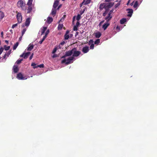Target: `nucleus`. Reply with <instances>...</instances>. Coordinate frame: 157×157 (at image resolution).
Instances as JSON below:
<instances>
[{
	"mask_svg": "<svg viewBox=\"0 0 157 157\" xmlns=\"http://www.w3.org/2000/svg\"><path fill=\"white\" fill-rule=\"evenodd\" d=\"M72 56L66 59H64L61 61L62 63H65L66 65H68L73 62L72 61L74 59V57L78 56L81 53L80 51H77V48H74L72 49Z\"/></svg>",
	"mask_w": 157,
	"mask_h": 157,
	"instance_id": "obj_1",
	"label": "nucleus"
},
{
	"mask_svg": "<svg viewBox=\"0 0 157 157\" xmlns=\"http://www.w3.org/2000/svg\"><path fill=\"white\" fill-rule=\"evenodd\" d=\"M114 3L111 2L109 3H105V10L103 14V16L104 17L106 16V14H107L109 9L111 8L113 5Z\"/></svg>",
	"mask_w": 157,
	"mask_h": 157,
	"instance_id": "obj_2",
	"label": "nucleus"
},
{
	"mask_svg": "<svg viewBox=\"0 0 157 157\" xmlns=\"http://www.w3.org/2000/svg\"><path fill=\"white\" fill-rule=\"evenodd\" d=\"M25 3H24L23 1L22 0H20L18 1L17 3V6L19 8H21L23 10L26 11V7L25 6Z\"/></svg>",
	"mask_w": 157,
	"mask_h": 157,
	"instance_id": "obj_3",
	"label": "nucleus"
},
{
	"mask_svg": "<svg viewBox=\"0 0 157 157\" xmlns=\"http://www.w3.org/2000/svg\"><path fill=\"white\" fill-rule=\"evenodd\" d=\"M16 13H17L16 17L17 19L18 23H20L22 21V16L21 14V13H19L17 11H16Z\"/></svg>",
	"mask_w": 157,
	"mask_h": 157,
	"instance_id": "obj_4",
	"label": "nucleus"
},
{
	"mask_svg": "<svg viewBox=\"0 0 157 157\" xmlns=\"http://www.w3.org/2000/svg\"><path fill=\"white\" fill-rule=\"evenodd\" d=\"M72 54V50L68 51L66 52L65 54L63 56H62L61 57L62 58H65L67 56H71Z\"/></svg>",
	"mask_w": 157,
	"mask_h": 157,
	"instance_id": "obj_5",
	"label": "nucleus"
},
{
	"mask_svg": "<svg viewBox=\"0 0 157 157\" xmlns=\"http://www.w3.org/2000/svg\"><path fill=\"white\" fill-rule=\"evenodd\" d=\"M30 54V52H28L26 53H24L20 56V57H23L24 59H26L28 57Z\"/></svg>",
	"mask_w": 157,
	"mask_h": 157,
	"instance_id": "obj_6",
	"label": "nucleus"
},
{
	"mask_svg": "<svg viewBox=\"0 0 157 157\" xmlns=\"http://www.w3.org/2000/svg\"><path fill=\"white\" fill-rule=\"evenodd\" d=\"M89 47L86 46L83 47L82 49V51L84 53H87L89 52Z\"/></svg>",
	"mask_w": 157,
	"mask_h": 157,
	"instance_id": "obj_7",
	"label": "nucleus"
},
{
	"mask_svg": "<svg viewBox=\"0 0 157 157\" xmlns=\"http://www.w3.org/2000/svg\"><path fill=\"white\" fill-rule=\"evenodd\" d=\"M112 16L111 15L110 13H108V16L106 17L105 19L106 20V22H108L112 18Z\"/></svg>",
	"mask_w": 157,
	"mask_h": 157,
	"instance_id": "obj_8",
	"label": "nucleus"
},
{
	"mask_svg": "<svg viewBox=\"0 0 157 157\" xmlns=\"http://www.w3.org/2000/svg\"><path fill=\"white\" fill-rule=\"evenodd\" d=\"M28 6V9H27V13H30L33 10L34 6Z\"/></svg>",
	"mask_w": 157,
	"mask_h": 157,
	"instance_id": "obj_9",
	"label": "nucleus"
},
{
	"mask_svg": "<svg viewBox=\"0 0 157 157\" xmlns=\"http://www.w3.org/2000/svg\"><path fill=\"white\" fill-rule=\"evenodd\" d=\"M30 20L31 19L29 17L26 19L25 23V26L28 27L31 21Z\"/></svg>",
	"mask_w": 157,
	"mask_h": 157,
	"instance_id": "obj_10",
	"label": "nucleus"
},
{
	"mask_svg": "<svg viewBox=\"0 0 157 157\" xmlns=\"http://www.w3.org/2000/svg\"><path fill=\"white\" fill-rule=\"evenodd\" d=\"M17 78L20 80H23L24 79L22 74L21 73H19L17 75Z\"/></svg>",
	"mask_w": 157,
	"mask_h": 157,
	"instance_id": "obj_11",
	"label": "nucleus"
},
{
	"mask_svg": "<svg viewBox=\"0 0 157 157\" xmlns=\"http://www.w3.org/2000/svg\"><path fill=\"white\" fill-rule=\"evenodd\" d=\"M34 48V45L33 44H30L27 48V50L28 51H31Z\"/></svg>",
	"mask_w": 157,
	"mask_h": 157,
	"instance_id": "obj_12",
	"label": "nucleus"
},
{
	"mask_svg": "<svg viewBox=\"0 0 157 157\" xmlns=\"http://www.w3.org/2000/svg\"><path fill=\"white\" fill-rule=\"evenodd\" d=\"M59 2L58 0H56L54 2L53 6V7L54 9H56L57 7L59 4Z\"/></svg>",
	"mask_w": 157,
	"mask_h": 157,
	"instance_id": "obj_13",
	"label": "nucleus"
},
{
	"mask_svg": "<svg viewBox=\"0 0 157 157\" xmlns=\"http://www.w3.org/2000/svg\"><path fill=\"white\" fill-rule=\"evenodd\" d=\"M109 25V23L108 22H106V23L104 24L103 25L102 28L104 29V30H105Z\"/></svg>",
	"mask_w": 157,
	"mask_h": 157,
	"instance_id": "obj_14",
	"label": "nucleus"
},
{
	"mask_svg": "<svg viewBox=\"0 0 157 157\" xmlns=\"http://www.w3.org/2000/svg\"><path fill=\"white\" fill-rule=\"evenodd\" d=\"M70 31L69 30H67L66 31V33L64 35V39L65 40H67L69 38V35L68 34Z\"/></svg>",
	"mask_w": 157,
	"mask_h": 157,
	"instance_id": "obj_15",
	"label": "nucleus"
},
{
	"mask_svg": "<svg viewBox=\"0 0 157 157\" xmlns=\"http://www.w3.org/2000/svg\"><path fill=\"white\" fill-rule=\"evenodd\" d=\"M13 72L15 73H17L18 72L19 69L18 68V66L16 65H14L13 67Z\"/></svg>",
	"mask_w": 157,
	"mask_h": 157,
	"instance_id": "obj_16",
	"label": "nucleus"
},
{
	"mask_svg": "<svg viewBox=\"0 0 157 157\" xmlns=\"http://www.w3.org/2000/svg\"><path fill=\"white\" fill-rule=\"evenodd\" d=\"M53 18L51 17H48L47 18V22L49 24H50L52 23L53 21Z\"/></svg>",
	"mask_w": 157,
	"mask_h": 157,
	"instance_id": "obj_17",
	"label": "nucleus"
},
{
	"mask_svg": "<svg viewBox=\"0 0 157 157\" xmlns=\"http://www.w3.org/2000/svg\"><path fill=\"white\" fill-rule=\"evenodd\" d=\"M99 8L100 10H102L103 9H105V3L101 4Z\"/></svg>",
	"mask_w": 157,
	"mask_h": 157,
	"instance_id": "obj_18",
	"label": "nucleus"
},
{
	"mask_svg": "<svg viewBox=\"0 0 157 157\" xmlns=\"http://www.w3.org/2000/svg\"><path fill=\"white\" fill-rule=\"evenodd\" d=\"M127 10L128 11V13L130 14H128V17H131L132 16V13H133V10L132 9H127Z\"/></svg>",
	"mask_w": 157,
	"mask_h": 157,
	"instance_id": "obj_19",
	"label": "nucleus"
},
{
	"mask_svg": "<svg viewBox=\"0 0 157 157\" xmlns=\"http://www.w3.org/2000/svg\"><path fill=\"white\" fill-rule=\"evenodd\" d=\"M33 0H28L27 3V6H34L32 4Z\"/></svg>",
	"mask_w": 157,
	"mask_h": 157,
	"instance_id": "obj_20",
	"label": "nucleus"
},
{
	"mask_svg": "<svg viewBox=\"0 0 157 157\" xmlns=\"http://www.w3.org/2000/svg\"><path fill=\"white\" fill-rule=\"evenodd\" d=\"M55 9H52V12L51 14L53 15V17H54L56 13V10Z\"/></svg>",
	"mask_w": 157,
	"mask_h": 157,
	"instance_id": "obj_21",
	"label": "nucleus"
},
{
	"mask_svg": "<svg viewBox=\"0 0 157 157\" xmlns=\"http://www.w3.org/2000/svg\"><path fill=\"white\" fill-rule=\"evenodd\" d=\"M126 21V18H122L120 21V23L121 24H124Z\"/></svg>",
	"mask_w": 157,
	"mask_h": 157,
	"instance_id": "obj_22",
	"label": "nucleus"
},
{
	"mask_svg": "<svg viewBox=\"0 0 157 157\" xmlns=\"http://www.w3.org/2000/svg\"><path fill=\"white\" fill-rule=\"evenodd\" d=\"M101 34L100 32H98L95 33V36L96 38H99L101 36Z\"/></svg>",
	"mask_w": 157,
	"mask_h": 157,
	"instance_id": "obj_23",
	"label": "nucleus"
},
{
	"mask_svg": "<svg viewBox=\"0 0 157 157\" xmlns=\"http://www.w3.org/2000/svg\"><path fill=\"white\" fill-rule=\"evenodd\" d=\"M44 67V64H41L40 65H38L36 67H33V68H34V69H35L38 67H39L40 68H43Z\"/></svg>",
	"mask_w": 157,
	"mask_h": 157,
	"instance_id": "obj_24",
	"label": "nucleus"
},
{
	"mask_svg": "<svg viewBox=\"0 0 157 157\" xmlns=\"http://www.w3.org/2000/svg\"><path fill=\"white\" fill-rule=\"evenodd\" d=\"M47 28L46 27H43L42 29L41 30V35L44 34L45 31L46 30Z\"/></svg>",
	"mask_w": 157,
	"mask_h": 157,
	"instance_id": "obj_25",
	"label": "nucleus"
},
{
	"mask_svg": "<svg viewBox=\"0 0 157 157\" xmlns=\"http://www.w3.org/2000/svg\"><path fill=\"white\" fill-rule=\"evenodd\" d=\"M23 60V59H18L16 63L17 64H19L21 63L22 61Z\"/></svg>",
	"mask_w": 157,
	"mask_h": 157,
	"instance_id": "obj_26",
	"label": "nucleus"
},
{
	"mask_svg": "<svg viewBox=\"0 0 157 157\" xmlns=\"http://www.w3.org/2000/svg\"><path fill=\"white\" fill-rule=\"evenodd\" d=\"M91 0H86L85 1V2L84 3H82V4L84 5H86L90 3V2Z\"/></svg>",
	"mask_w": 157,
	"mask_h": 157,
	"instance_id": "obj_27",
	"label": "nucleus"
},
{
	"mask_svg": "<svg viewBox=\"0 0 157 157\" xmlns=\"http://www.w3.org/2000/svg\"><path fill=\"white\" fill-rule=\"evenodd\" d=\"M0 17L1 19H2L4 17V13L1 11H0Z\"/></svg>",
	"mask_w": 157,
	"mask_h": 157,
	"instance_id": "obj_28",
	"label": "nucleus"
},
{
	"mask_svg": "<svg viewBox=\"0 0 157 157\" xmlns=\"http://www.w3.org/2000/svg\"><path fill=\"white\" fill-rule=\"evenodd\" d=\"M18 42H17L13 46V50H15L18 45Z\"/></svg>",
	"mask_w": 157,
	"mask_h": 157,
	"instance_id": "obj_29",
	"label": "nucleus"
},
{
	"mask_svg": "<svg viewBox=\"0 0 157 157\" xmlns=\"http://www.w3.org/2000/svg\"><path fill=\"white\" fill-rule=\"evenodd\" d=\"M81 15H80L79 14H78L76 17V19L77 21H79L81 18Z\"/></svg>",
	"mask_w": 157,
	"mask_h": 157,
	"instance_id": "obj_30",
	"label": "nucleus"
},
{
	"mask_svg": "<svg viewBox=\"0 0 157 157\" xmlns=\"http://www.w3.org/2000/svg\"><path fill=\"white\" fill-rule=\"evenodd\" d=\"M63 26V25L62 24H59L58 25V30H61L62 29V28Z\"/></svg>",
	"mask_w": 157,
	"mask_h": 157,
	"instance_id": "obj_31",
	"label": "nucleus"
},
{
	"mask_svg": "<svg viewBox=\"0 0 157 157\" xmlns=\"http://www.w3.org/2000/svg\"><path fill=\"white\" fill-rule=\"evenodd\" d=\"M46 38V36H44L43 37L42 40L39 42V43H40V44H41L42 43V42H43V41L45 40V38Z\"/></svg>",
	"mask_w": 157,
	"mask_h": 157,
	"instance_id": "obj_32",
	"label": "nucleus"
},
{
	"mask_svg": "<svg viewBox=\"0 0 157 157\" xmlns=\"http://www.w3.org/2000/svg\"><path fill=\"white\" fill-rule=\"evenodd\" d=\"M10 48V46H7L6 45H5L4 46V48L7 51Z\"/></svg>",
	"mask_w": 157,
	"mask_h": 157,
	"instance_id": "obj_33",
	"label": "nucleus"
},
{
	"mask_svg": "<svg viewBox=\"0 0 157 157\" xmlns=\"http://www.w3.org/2000/svg\"><path fill=\"white\" fill-rule=\"evenodd\" d=\"M26 29L25 28L23 29L22 31V33H21V35L22 36H23L24 33H25V32L26 31Z\"/></svg>",
	"mask_w": 157,
	"mask_h": 157,
	"instance_id": "obj_34",
	"label": "nucleus"
},
{
	"mask_svg": "<svg viewBox=\"0 0 157 157\" xmlns=\"http://www.w3.org/2000/svg\"><path fill=\"white\" fill-rule=\"evenodd\" d=\"M100 40L99 39H97L94 42L95 44H99L100 43Z\"/></svg>",
	"mask_w": 157,
	"mask_h": 157,
	"instance_id": "obj_35",
	"label": "nucleus"
},
{
	"mask_svg": "<svg viewBox=\"0 0 157 157\" xmlns=\"http://www.w3.org/2000/svg\"><path fill=\"white\" fill-rule=\"evenodd\" d=\"M138 6V2L137 1H136L135 3H134V5L133 7L134 8H136Z\"/></svg>",
	"mask_w": 157,
	"mask_h": 157,
	"instance_id": "obj_36",
	"label": "nucleus"
},
{
	"mask_svg": "<svg viewBox=\"0 0 157 157\" xmlns=\"http://www.w3.org/2000/svg\"><path fill=\"white\" fill-rule=\"evenodd\" d=\"M66 15H64L63 17H62L60 19V20H59V22L60 21H61L62 20H64V18L66 17Z\"/></svg>",
	"mask_w": 157,
	"mask_h": 157,
	"instance_id": "obj_37",
	"label": "nucleus"
},
{
	"mask_svg": "<svg viewBox=\"0 0 157 157\" xmlns=\"http://www.w3.org/2000/svg\"><path fill=\"white\" fill-rule=\"evenodd\" d=\"M78 27L75 25L73 28V30L74 31H77L78 30Z\"/></svg>",
	"mask_w": 157,
	"mask_h": 157,
	"instance_id": "obj_38",
	"label": "nucleus"
},
{
	"mask_svg": "<svg viewBox=\"0 0 157 157\" xmlns=\"http://www.w3.org/2000/svg\"><path fill=\"white\" fill-rule=\"evenodd\" d=\"M94 45L93 43L90 45V48L92 49H93L94 48Z\"/></svg>",
	"mask_w": 157,
	"mask_h": 157,
	"instance_id": "obj_39",
	"label": "nucleus"
},
{
	"mask_svg": "<svg viewBox=\"0 0 157 157\" xmlns=\"http://www.w3.org/2000/svg\"><path fill=\"white\" fill-rule=\"evenodd\" d=\"M11 53V50H10L7 53V54H6L7 56L8 57L9 56V55Z\"/></svg>",
	"mask_w": 157,
	"mask_h": 157,
	"instance_id": "obj_40",
	"label": "nucleus"
},
{
	"mask_svg": "<svg viewBox=\"0 0 157 157\" xmlns=\"http://www.w3.org/2000/svg\"><path fill=\"white\" fill-rule=\"evenodd\" d=\"M94 41L93 40H90L88 44L89 45H91V43L92 44L93 43Z\"/></svg>",
	"mask_w": 157,
	"mask_h": 157,
	"instance_id": "obj_41",
	"label": "nucleus"
},
{
	"mask_svg": "<svg viewBox=\"0 0 157 157\" xmlns=\"http://www.w3.org/2000/svg\"><path fill=\"white\" fill-rule=\"evenodd\" d=\"M56 50H57L56 48H54L52 52V53H53V54L55 53L56 52Z\"/></svg>",
	"mask_w": 157,
	"mask_h": 157,
	"instance_id": "obj_42",
	"label": "nucleus"
},
{
	"mask_svg": "<svg viewBox=\"0 0 157 157\" xmlns=\"http://www.w3.org/2000/svg\"><path fill=\"white\" fill-rule=\"evenodd\" d=\"M120 5V3H118L116 4L115 6V8H117Z\"/></svg>",
	"mask_w": 157,
	"mask_h": 157,
	"instance_id": "obj_43",
	"label": "nucleus"
},
{
	"mask_svg": "<svg viewBox=\"0 0 157 157\" xmlns=\"http://www.w3.org/2000/svg\"><path fill=\"white\" fill-rule=\"evenodd\" d=\"M84 11H85V10H81L80 11V14H80V15H82V14L84 13Z\"/></svg>",
	"mask_w": 157,
	"mask_h": 157,
	"instance_id": "obj_44",
	"label": "nucleus"
},
{
	"mask_svg": "<svg viewBox=\"0 0 157 157\" xmlns=\"http://www.w3.org/2000/svg\"><path fill=\"white\" fill-rule=\"evenodd\" d=\"M49 32V30H47L45 33V35L44 36H46V37H47V35L48 34Z\"/></svg>",
	"mask_w": 157,
	"mask_h": 157,
	"instance_id": "obj_45",
	"label": "nucleus"
},
{
	"mask_svg": "<svg viewBox=\"0 0 157 157\" xmlns=\"http://www.w3.org/2000/svg\"><path fill=\"white\" fill-rule=\"evenodd\" d=\"M4 49L2 48H0V55H1Z\"/></svg>",
	"mask_w": 157,
	"mask_h": 157,
	"instance_id": "obj_46",
	"label": "nucleus"
},
{
	"mask_svg": "<svg viewBox=\"0 0 157 157\" xmlns=\"http://www.w3.org/2000/svg\"><path fill=\"white\" fill-rule=\"evenodd\" d=\"M79 25H80V23H79V21H77V22H76V25H75V26L78 27Z\"/></svg>",
	"mask_w": 157,
	"mask_h": 157,
	"instance_id": "obj_47",
	"label": "nucleus"
},
{
	"mask_svg": "<svg viewBox=\"0 0 157 157\" xmlns=\"http://www.w3.org/2000/svg\"><path fill=\"white\" fill-rule=\"evenodd\" d=\"M17 24H14L12 25V29H13L14 28H15V27L17 26Z\"/></svg>",
	"mask_w": 157,
	"mask_h": 157,
	"instance_id": "obj_48",
	"label": "nucleus"
},
{
	"mask_svg": "<svg viewBox=\"0 0 157 157\" xmlns=\"http://www.w3.org/2000/svg\"><path fill=\"white\" fill-rule=\"evenodd\" d=\"M31 66H33V67H36L35 66L36 65V64L35 63H32L31 64Z\"/></svg>",
	"mask_w": 157,
	"mask_h": 157,
	"instance_id": "obj_49",
	"label": "nucleus"
},
{
	"mask_svg": "<svg viewBox=\"0 0 157 157\" xmlns=\"http://www.w3.org/2000/svg\"><path fill=\"white\" fill-rule=\"evenodd\" d=\"M33 53L32 55L30 56V57H29V59L30 60H31V59L33 57Z\"/></svg>",
	"mask_w": 157,
	"mask_h": 157,
	"instance_id": "obj_50",
	"label": "nucleus"
},
{
	"mask_svg": "<svg viewBox=\"0 0 157 157\" xmlns=\"http://www.w3.org/2000/svg\"><path fill=\"white\" fill-rule=\"evenodd\" d=\"M65 43V42L64 41H63L60 43V44H61L62 45H63Z\"/></svg>",
	"mask_w": 157,
	"mask_h": 157,
	"instance_id": "obj_51",
	"label": "nucleus"
},
{
	"mask_svg": "<svg viewBox=\"0 0 157 157\" xmlns=\"http://www.w3.org/2000/svg\"><path fill=\"white\" fill-rule=\"evenodd\" d=\"M6 56H6V54H5L4 56H3V59H5V58L6 57Z\"/></svg>",
	"mask_w": 157,
	"mask_h": 157,
	"instance_id": "obj_52",
	"label": "nucleus"
},
{
	"mask_svg": "<svg viewBox=\"0 0 157 157\" xmlns=\"http://www.w3.org/2000/svg\"><path fill=\"white\" fill-rule=\"evenodd\" d=\"M1 37H3V32H1Z\"/></svg>",
	"mask_w": 157,
	"mask_h": 157,
	"instance_id": "obj_53",
	"label": "nucleus"
},
{
	"mask_svg": "<svg viewBox=\"0 0 157 157\" xmlns=\"http://www.w3.org/2000/svg\"><path fill=\"white\" fill-rule=\"evenodd\" d=\"M75 16H74L73 17V22L75 20Z\"/></svg>",
	"mask_w": 157,
	"mask_h": 157,
	"instance_id": "obj_54",
	"label": "nucleus"
},
{
	"mask_svg": "<svg viewBox=\"0 0 157 157\" xmlns=\"http://www.w3.org/2000/svg\"><path fill=\"white\" fill-rule=\"evenodd\" d=\"M110 0H105V2H109Z\"/></svg>",
	"mask_w": 157,
	"mask_h": 157,
	"instance_id": "obj_55",
	"label": "nucleus"
},
{
	"mask_svg": "<svg viewBox=\"0 0 157 157\" xmlns=\"http://www.w3.org/2000/svg\"><path fill=\"white\" fill-rule=\"evenodd\" d=\"M56 56H57L55 54V55H54L52 56V57H53V58H55V57H56Z\"/></svg>",
	"mask_w": 157,
	"mask_h": 157,
	"instance_id": "obj_56",
	"label": "nucleus"
},
{
	"mask_svg": "<svg viewBox=\"0 0 157 157\" xmlns=\"http://www.w3.org/2000/svg\"><path fill=\"white\" fill-rule=\"evenodd\" d=\"M104 21H102L100 23V25L102 23L104 22Z\"/></svg>",
	"mask_w": 157,
	"mask_h": 157,
	"instance_id": "obj_57",
	"label": "nucleus"
},
{
	"mask_svg": "<svg viewBox=\"0 0 157 157\" xmlns=\"http://www.w3.org/2000/svg\"><path fill=\"white\" fill-rule=\"evenodd\" d=\"M117 29H118L119 30L120 29V27L117 26Z\"/></svg>",
	"mask_w": 157,
	"mask_h": 157,
	"instance_id": "obj_58",
	"label": "nucleus"
},
{
	"mask_svg": "<svg viewBox=\"0 0 157 157\" xmlns=\"http://www.w3.org/2000/svg\"><path fill=\"white\" fill-rule=\"evenodd\" d=\"M113 10H111V11H110L109 13H111V14L113 12Z\"/></svg>",
	"mask_w": 157,
	"mask_h": 157,
	"instance_id": "obj_59",
	"label": "nucleus"
},
{
	"mask_svg": "<svg viewBox=\"0 0 157 157\" xmlns=\"http://www.w3.org/2000/svg\"><path fill=\"white\" fill-rule=\"evenodd\" d=\"M22 36H21V37H20V38H19V40H21V39H22Z\"/></svg>",
	"mask_w": 157,
	"mask_h": 157,
	"instance_id": "obj_60",
	"label": "nucleus"
},
{
	"mask_svg": "<svg viewBox=\"0 0 157 157\" xmlns=\"http://www.w3.org/2000/svg\"><path fill=\"white\" fill-rule=\"evenodd\" d=\"M5 42H6V43H7V44H8V42H9L7 40H5Z\"/></svg>",
	"mask_w": 157,
	"mask_h": 157,
	"instance_id": "obj_61",
	"label": "nucleus"
},
{
	"mask_svg": "<svg viewBox=\"0 0 157 157\" xmlns=\"http://www.w3.org/2000/svg\"><path fill=\"white\" fill-rule=\"evenodd\" d=\"M10 31L11 33L12 34L13 33V30L12 29H11L10 30Z\"/></svg>",
	"mask_w": 157,
	"mask_h": 157,
	"instance_id": "obj_62",
	"label": "nucleus"
},
{
	"mask_svg": "<svg viewBox=\"0 0 157 157\" xmlns=\"http://www.w3.org/2000/svg\"><path fill=\"white\" fill-rule=\"evenodd\" d=\"M78 32H76V36L77 35H78Z\"/></svg>",
	"mask_w": 157,
	"mask_h": 157,
	"instance_id": "obj_63",
	"label": "nucleus"
},
{
	"mask_svg": "<svg viewBox=\"0 0 157 157\" xmlns=\"http://www.w3.org/2000/svg\"><path fill=\"white\" fill-rule=\"evenodd\" d=\"M61 6V5H59V6H58V9H59V8H60Z\"/></svg>",
	"mask_w": 157,
	"mask_h": 157,
	"instance_id": "obj_64",
	"label": "nucleus"
}]
</instances>
